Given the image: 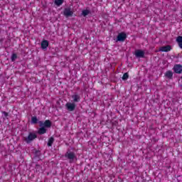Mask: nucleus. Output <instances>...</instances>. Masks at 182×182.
<instances>
[{
	"label": "nucleus",
	"mask_w": 182,
	"mask_h": 182,
	"mask_svg": "<svg viewBox=\"0 0 182 182\" xmlns=\"http://www.w3.org/2000/svg\"><path fill=\"white\" fill-rule=\"evenodd\" d=\"M38 137V135L33 132L28 133V136L23 137V141H25L27 144H29Z\"/></svg>",
	"instance_id": "1"
},
{
	"label": "nucleus",
	"mask_w": 182,
	"mask_h": 182,
	"mask_svg": "<svg viewBox=\"0 0 182 182\" xmlns=\"http://www.w3.org/2000/svg\"><path fill=\"white\" fill-rule=\"evenodd\" d=\"M65 158L68 159L70 163H72L74 160H77L76 154L73 151H67L65 154Z\"/></svg>",
	"instance_id": "2"
},
{
	"label": "nucleus",
	"mask_w": 182,
	"mask_h": 182,
	"mask_svg": "<svg viewBox=\"0 0 182 182\" xmlns=\"http://www.w3.org/2000/svg\"><path fill=\"white\" fill-rule=\"evenodd\" d=\"M126 39H127V34L124 32H121L117 35L116 42H124Z\"/></svg>",
	"instance_id": "3"
},
{
	"label": "nucleus",
	"mask_w": 182,
	"mask_h": 182,
	"mask_svg": "<svg viewBox=\"0 0 182 182\" xmlns=\"http://www.w3.org/2000/svg\"><path fill=\"white\" fill-rule=\"evenodd\" d=\"M39 124H40V127H42L43 126L46 129V128L50 129V127H52V122H50V120L49 119L46 120L44 122L42 121H40Z\"/></svg>",
	"instance_id": "4"
},
{
	"label": "nucleus",
	"mask_w": 182,
	"mask_h": 182,
	"mask_svg": "<svg viewBox=\"0 0 182 182\" xmlns=\"http://www.w3.org/2000/svg\"><path fill=\"white\" fill-rule=\"evenodd\" d=\"M63 15L64 16H65V18L73 16V11H72V9H70V7L65 8L63 11Z\"/></svg>",
	"instance_id": "5"
},
{
	"label": "nucleus",
	"mask_w": 182,
	"mask_h": 182,
	"mask_svg": "<svg viewBox=\"0 0 182 182\" xmlns=\"http://www.w3.org/2000/svg\"><path fill=\"white\" fill-rule=\"evenodd\" d=\"M65 107L68 112H73L76 109V104L72 102H67L65 104Z\"/></svg>",
	"instance_id": "6"
},
{
	"label": "nucleus",
	"mask_w": 182,
	"mask_h": 182,
	"mask_svg": "<svg viewBox=\"0 0 182 182\" xmlns=\"http://www.w3.org/2000/svg\"><path fill=\"white\" fill-rule=\"evenodd\" d=\"M171 50V46L167 45L159 48V52H170Z\"/></svg>",
	"instance_id": "7"
},
{
	"label": "nucleus",
	"mask_w": 182,
	"mask_h": 182,
	"mask_svg": "<svg viewBox=\"0 0 182 182\" xmlns=\"http://www.w3.org/2000/svg\"><path fill=\"white\" fill-rule=\"evenodd\" d=\"M173 71L175 73L180 74L182 72V65L180 64H176L173 66Z\"/></svg>",
	"instance_id": "8"
},
{
	"label": "nucleus",
	"mask_w": 182,
	"mask_h": 182,
	"mask_svg": "<svg viewBox=\"0 0 182 182\" xmlns=\"http://www.w3.org/2000/svg\"><path fill=\"white\" fill-rule=\"evenodd\" d=\"M135 56L136 58H144V51L143 50H136Z\"/></svg>",
	"instance_id": "9"
},
{
	"label": "nucleus",
	"mask_w": 182,
	"mask_h": 182,
	"mask_svg": "<svg viewBox=\"0 0 182 182\" xmlns=\"http://www.w3.org/2000/svg\"><path fill=\"white\" fill-rule=\"evenodd\" d=\"M72 99L75 103H77L80 102V95H79V94H75L72 95Z\"/></svg>",
	"instance_id": "10"
},
{
	"label": "nucleus",
	"mask_w": 182,
	"mask_h": 182,
	"mask_svg": "<svg viewBox=\"0 0 182 182\" xmlns=\"http://www.w3.org/2000/svg\"><path fill=\"white\" fill-rule=\"evenodd\" d=\"M49 46V41L48 40H43L41 42V49H46Z\"/></svg>",
	"instance_id": "11"
},
{
	"label": "nucleus",
	"mask_w": 182,
	"mask_h": 182,
	"mask_svg": "<svg viewBox=\"0 0 182 182\" xmlns=\"http://www.w3.org/2000/svg\"><path fill=\"white\" fill-rule=\"evenodd\" d=\"M165 76L166 77H167V79H173V71L171 70L166 71L165 73Z\"/></svg>",
	"instance_id": "12"
},
{
	"label": "nucleus",
	"mask_w": 182,
	"mask_h": 182,
	"mask_svg": "<svg viewBox=\"0 0 182 182\" xmlns=\"http://www.w3.org/2000/svg\"><path fill=\"white\" fill-rule=\"evenodd\" d=\"M47 132V129L45 127L42 126L41 128L38 129V133L39 134H45Z\"/></svg>",
	"instance_id": "13"
},
{
	"label": "nucleus",
	"mask_w": 182,
	"mask_h": 182,
	"mask_svg": "<svg viewBox=\"0 0 182 182\" xmlns=\"http://www.w3.org/2000/svg\"><path fill=\"white\" fill-rule=\"evenodd\" d=\"M176 42L181 49H182V36H179L176 38Z\"/></svg>",
	"instance_id": "14"
},
{
	"label": "nucleus",
	"mask_w": 182,
	"mask_h": 182,
	"mask_svg": "<svg viewBox=\"0 0 182 182\" xmlns=\"http://www.w3.org/2000/svg\"><path fill=\"white\" fill-rule=\"evenodd\" d=\"M55 141V138L53 136L50 137L47 144V146L48 147H52V144H53V142Z\"/></svg>",
	"instance_id": "15"
},
{
	"label": "nucleus",
	"mask_w": 182,
	"mask_h": 182,
	"mask_svg": "<svg viewBox=\"0 0 182 182\" xmlns=\"http://www.w3.org/2000/svg\"><path fill=\"white\" fill-rule=\"evenodd\" d=\"M54 4L57 6H60L63 4V0H55Z\"/></svg>",
	"instance_id": "16"
},
{
	"label": "nucleus",
	"mask_w": 182,
	"mask_h": 182,
	"mask_svg": "<svg viewBox=\"0 0 182 182\" xmlns=\"http://www.w3.org/2000/svg\"><path fill=\"white\" fill-rule=\"evenodd\" d=\"M89 14H90V10L85 9L82 11V15L84 16H87Z\"/></svg>",
	"instance_id": "17"
},
{
	"label": "nucleus",
	"mask_w": 182,
	"mask_h": 182,
	"mask_svg": "<svg viewBox=\"0 0 182 182\" xmlns=\"http://www.w3.org/2000/svg\"><path fill=\"white\" fill-rule=\"evenodd\" d=\"M31 122L33 123V124H38V117H31Z\"/></svg>",
	"instance_id": "18"
},
{
	"label": "nucleus",
	"mask_w": 182,
	"mask_h": 182,
	"mask_svg": "<svg viewBox=\"0 0 182 182\" xmlns=\"http://www.w3.org/2000/svg\"><path fill=\"white\" fill-rule=\"evenodd\" d=\"M18 58V55L16 53H13L11 55V62H15L16 59Z\"/></svg>",
	"instance_id": "19"
},
{
	"label": "nucleus",
	"mask_w": 182,
	"mask_h": 182,
	"mask_svg": "<svg viewBox=\"0 0 182 182\" xmlns=\"http://www.w3.org/2000/svg\"><path fill=\"white\" fill-rule=\"evenodd\" d=\"M129 79V73H124L122 80H127Z\"/></svg>",
	"instance_id": "20"
},
{
	"label": "nucleus",
	"mask_w": 182,
	"mask_h": 182,
	"mask_svg": "<svg viewBox=\"0 0 182 182\" xmlns=\"http://www.w3.org/2000/svg\"><path fill=\"white\" fill-rule=\"evenodd\" d=\"M2 114H4L5 117H8L9 116V113L5 112V111H1Z\"/></svg>",
	"instance_id": "21"
},
{
	"label": "nucleus",
	"mask_w": 182,
	"mask_h": 182,
	"mask_svg": "<svg viewBox=\"0 0 182 182\" xmlns=\"http://www.w3.org/2000/svg\"><path fill=\"white\" fill-rule=\"evenodd\" d=\"M0 42H4V38H1Z\"/></svg>",
	"instance_id": "22"
},
{
	"label": "nucleus",
	"mask_w": 182,
	"mask_h": 182,
	"mask_svg": "<svg viewBox=\"0 0 182 182\" xmlns=\"http://www.w3.org/2000/svg\"><path fill=\"white\" fill-rule=\"evenodd\" d=\"M181 79H182V77H181Z\"/></svg>",
	"instance_id": "23"
}]
</instances>
